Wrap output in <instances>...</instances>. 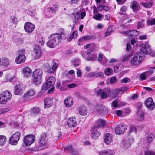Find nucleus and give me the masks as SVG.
Returning a JSON list of instances; mask_svg holds the SVG:
<instances>
[{"label": "nucleus", "mask_w": 155, "mask_h": 155, "mask_svg": "<svg viewBox=\"0 0 155 155\" xmlns=\"http://www.w3.org/2000/svg\"><path fill=\"white\" fill-rule=\"evenodd\" d=\"M21 71L25 78L30 76L32 72L31 70L28 67L23 68Z\"/></svg>", "instance_id": "obj_12"}, {"label": "nucleus", "mask_w": 155, "mask_h": 155, "mask_svg": "<svg viewBox=\"0 0 155 155\" xmlns=\"http://www.w3.org/2000/svg\"><path fill=\"white\" fill-rule=\"evenodd\" d=\"M42 71L40 69H36L33 73L32 80L34 84L36 85L39 84L41 82Z\"/></svg>", "instance_id": "obj_3"}, {"label": "nucleus", "mask_w": 155, "mask_h": 155, "mask_svg": "<svg viewBox=\"0 0 155 155\" xmlns=\"http://www.w3.org/2000/svg\"><path fill=\"white\" fill-rule=\"evenodd\" d=\"M79 61V59L77 58L73 60L72 63L75 67H77L79 65V64L78 63Z\"/></svg>", "instance_id": "obj_49"}, {"label": "nucleus", "mask_w": 155, "mask_h": 155, "mask_svg": "<svg viewBox=\"0 0 155 155\" xmlns=\"http://www.w3.org/2000/svg\"><path fill=\"white\" fill-rule=\"evenodd\" d=\"M120 92L123 93L128 90V88L126 87H124L120 89Z\"/></svg>", "instance_id": "obj_59"}, {"label": "nucleus", "mask_w": 155, "mask_h": 155, "mask_svg": "<svg viewBox=\"0 0 155 155\" xmlns=\"http://www.w3.org/2000/svg\"><path fill=\"white\" fill-rule=\"evenodd\" d=\"M144 20L142 19L140 21H139L138 22L137 27V29H139L140 28H142L144 27L143 23L144 22Z\"/></svg>", "instance_id": "obj_46"}, {"label": "nucleus", "mask_w": 155, "mask_h": 155, "mask_svg": "<svg viewBox=\"0 0 155 155\" xmlns=\"http://www.w3.org/2000/svg\"><path fill=\"white\" fill-rule=\"evenodd\" d=\"M150 50V46L147 43L145 44L140 49L141 51L144 54L149 53Z\"/></svg>", "instance_id": "obj_25"}, {"label": "nucleus", "mask_w": 155, "mask_h": 155, "mask_svg": "<svg viewBox=\"0 0 155 155\" xmlns=\"http://www.w3.org/2000/svg\"><path fill=\"white\" fill-rule=\"evenodd\" d=\"M23 86L20 84L17 85L15 88L14 93L15 94L19 95L23 93Z\"/></svg>", "instance_id": "obj_15"}, {"label": "nucleus", "mask_w": 155, "mask_h": 155, "mask_svg": "<svg viewBox=\"0 0 155 155\" xmlns=\"http://www.w3.org/2000/svg\"><path fill=\"white\" fill-rule=\"evenodd\" d=\"M56 81V79L54 77H50L47 80V82L51 86V89L48 91L49 93L52 92L54 90V87L53 86Z\"/></svg>", "instance_id": "obj_11"}, {"label": "nucleus", "mask_w": 155, "mask_h": 155, "mask_svg": "<svg viewBox=\"0 0 155 155\" xmlns=\"http://www.w3.org/2000/svg\"><path fill=\"white\" fill-rule=\"evenodd\" d=\"M98 124L97 126L98 127L102 126L104 127L106 123L104 121L101 119H99L97 121Z\"/></svg>", "instance_id": "obj_45"}, {"label": "nucleus", "mask_w": 155, "mask_h": 155, "mask_svg": "<svg viewBox=\"0 0 155 155\" xmlns=\"http://www.w3.org/2000/svg\"><path fill=\"white\" fill-rule=\"evenodd\" d=\"M131 57V55L130 54L125 56L123 58L122 60V61L124 62L125 61H127Z\"/></svg>", "instance_id": "obj_56"}, {"label": "nucleus", "mask_w": 155, "mask_h": 155, "mask_svg": "<svg viewBox=\"0 0 155 155\" xmlns=\"http://www.w3.org/2000/svg\"><path fill=\"white\" fill-rule=\"evenodd\" d=\"M104 17V15L101 14H96L95 15L93 16V18L97 20H100L102 19Z\"/></svg>", "instance_id": "obj_39"}, {"label": "nucleus", "mask_w": 155, "mask_h": 155, "mask_svg": "<svg viewBox=\"0 0 155 155\" xmlns=\"http://www.w3.org/2000/svg\"><path fill=\"white\" fill-rule=\"evenodd\" d=\"M98 153L100 155H113L114 154V152L111 150H107L100 152Z\"/></svg>", "instance_id": "obj_27"}, {"label": "nucleus", "mask_w": 155, "mask_h": 155, "mask_svg": "<svg viewBox=\"0 0 155 155\" xmlns=\"http://www.w3.org/2000/svg\"><path fill=\"white\" fill-rule=\"evenodd\" d=\"M24 42V39L22 38H17L16 41V42L18 45H20L22 44Z\"/></svg>", "instance_id": "obj_52"}, {"label": "nucleus", "mask_w": 155, "mask_h": 155, "mask_svg": "<svg viewBox=\"0 0 155 155\" xmlns=\"http://www.w3.org/2000/svg\"><path fill=\"white\" fill-rule=\"evenodd\" d=\"M58 66L57 64L55 62L53 63L52 67L48 70V72L50 73H54L57 69Z\"/></svg>", "instance_id": "obj_35"}, {"label": "nucleus", "mask_w": 155, "mask_h": 155, "mask_svg": "<svg viewBox=\"0 0 155 155\" xmlns=\"http://www.w3.org/2000/svg\"><path fill=\"white\" fill-rule=\"evenodd\" d=\"M6 142V137L3 135H0V146H4Z\"/></svg>", "instance_id": "obj_33"}, {"label": "nucleus", "mask_w": 155, "mask_h": 155, "mask_svg": "<svg viewBox=\"0 0 155 155\" xmlns=\"http://www.w3.org/2000/svg\"><path fill=\"white\" fill-rule=\"evenodd\" d=\"M39 147L38 149L40 150L44 148L46 146L48 137L46 133H43L41 134L39 137Z\"/></svg>", "instance_id": "obj_4"}, {"label": "nucleus", "mask_w": 155, "mask_h": 155, "mask_svg": "<svg viewBox=\"0 0 155 155\" xmlns=\"http://www.w3.org/2000/svg\"><path fill=\"white\" fill-rule=\"evenodd\" d=\"M97 8L100 11L104 10L106 11H108L110 9V8L108 7L103 5H99L97 7Z\"/></svg>", "instance_id": "obj_38"}, {"label": "nucleus", "mask_w": 155, "mask_h": 155, "mask_svg": "<svg viewBox=\"0 0 155 155\" xmlns=\"http://www.w3.org/2000/svg\"><path fill=\"white\" fill-rule=\"evenodd\" d=\"M95 72H91L90 73H89L88 74L87 76L88 77L90 78H92L94 77H95Z\"/></svg>", "instance_id": "obj_62"}, {"label": "nucleus", "mask_w": 155, "mask_h": 155, "mask_svg": "<svg viewBox=\"0 0 155 155\" xmlns=\"http://www.w3.org/2000/svg\"><path fill=\"white\" fill-rule=\"evenodd\" d=\"M12 97L11 94L8 91H5L0 94V104H4L10 100Z\"/></svg>", "instance_id": "obj_5"}, {"label": "nucleus", "mask_w": 155, "mask_h": 155, "mask_svg": "<svg viewBox=\"0 0 155 155\" xmlns=\"http://www.w3.org/2000/svg\"><path fill=\"white\" fill-rule=\"evenodd\" d=\"M26 59L25 55L23 54H19L16 58L15 61L17 64H21L24 62Z\"/></svg>", "instance_id": "obj_19"}, {"label": "nucleus", "mask_w": 155, "mask_h": 155, "mask_svg": "<svg viewBox=\"0 0 155 155\" xmlns=\"http://www.w3.org/2000/svg\"><path fill=\"white\" fill-rule=\"evenodd\" d=\"M12 20V22L15 24L17 23L18 21V18L15 16L13 17Z\"/></svg>", "instance_id": "obj_64"}, {"label": "nucleus", "mask_w": 155, "mask_h": 155, "mask_svg": "<svg viewBox=\"0 0 155 155\" xmlns=\"http://www.w3.org/2000/svg\"><path fill=\"white\" fill-rule=\"evenodd\" d=\"M87 54L88 57L87 58H86V60L88 61H94L97 57V56L96 55H92L90 52H88L87 53Z\"/></svg>", "instance_id": "obj_30"}, {"label": "nucleus", "mask_w": 155, "mask_h": 155, "mask_svg": "<svg viewBox=\"0 0 155 155\" xmlns=\"http://www.w3.org/2000/svg\"><path fill=\"white\" fill-rule=\"evenodd\" d=\"M131 7L134 11H138L140 8L139 4L135 1L132 2Z\"/></svg>", "instance_id": "obj_26"}, {"label": "nucleus", "mask_w": 155, "mask_h": 155, "mask_svg": "<svg viewBox=\"0 0 155 155\" xmlns=\"http://www.w3.org/2000/svg\"><path fill=\"white\" fill-rule=\"evenodd\" d=\"M114 29V27L113 26H110L107 28V31L111 33H112Z\"/></svg>", "instance_id": "obj_60"}, {"label": "nucleus", "mask_w": 155, "mask_h": 155, "mask_svg": "<svg viewBox=\"0 0 155 155\" xmlns=\"http://www.w3.org/2000/svg\"><path fill=\"white\" fill-rule=\"evenodd\" d=\"M145 104L147 108L150 110H152L155 107V104L152 99L151 97H149L146 100Z\"/></svg>", "instance_id": "obj_10"}, {"label": "nucleus", "mask_w": 155, "mask_h": 155, "mask_svg": "<svg viewBox=\"0 0 155 155\" xmlns=\"http://www.w3.org/2000/svg\"><path fill=\"white\" fill-rule=\"evenodd\" d=\"M53 104L52 100L50 98H47L44 99V107L45 108L50 107Z\"/></svg>", "instance_id": "obj_20"}, {"label": "nucleus", "mask_w": 155, "mask_h": 155, "mask_svg": "<svg viewBox=\"0 0 155 155\" xmlns=\"http://www.w3.org/2000/svg\"><path fill=\"white\" fill-rule=\"evenodd\" d=\"M35 53L34 56L35 58L38 59L40 58L41 55V51L39 46L38 45H35L34 48Z\"/></svg>", "instance_id": "obj_14"}, {"label": "nucleus", "mask_w": 155, "mask_h": 155, "mask_svg": "<svg viewBox=\"0 0 155 155\" xmlns=\"http://www.w3.org/2000/svg\"><path fill=\"white\" fill-rule=\"evenodd\" d=\"M123 34L130 36H136L139 35V33L137 30H132L125 31L123 32Z\"/></svg>", "instance_id": "obj_17"}, {"label": "nucleus", "mask_w": 155, "mask_h": 155, "mask_svg": "<svg viewBox=\"0 0 155 155\" xmlns=\"http://www.w3.org/2000/svg\"><path fill=\"white\" fill-rule=\"evenodd\" d=\"M95 77L96 78H103L104 77L103 73L102 72H95Z\"/></svg>", "instance_id": "obj_50"}, {"label": "nucleus", "mask_w": 155, "mask_h": 155, "mask_svg": "<svg viewBox=\"0 0 155 155\" xmlns=\"http://www.w3.org/2000/svg\"><path fill=\"white\" fill-rule=\"evenodd\" d=\"M35 137L33 135H28L23 138V144L25 146H29L34 142Z\"/></svg>", "instance_id": "obj_7"}, {"label": "nucleus", "mask_w": 155, "mask_h": 155, "mask_svg": "<svg viewBox=\"0 0 155 155\" xmlns=\"http://www.w3.org/2000/svg\"><path fill=\"white\" fill-rule=\"evenodd\" d=\"M153 3V1L151 0L150 1H148L146 2H141V4L144 7L146 8H149L152 6Z\"/></svg>", "instance_id": "obj_31"}, {"label": "nucleus", "mask_w": 155, "mask_h": 155, "mask_svg": "<svg viewBox=\"0 0 155 155\" xmlns=\"http://www.w3.org/2000/svg\"><path fill=\"white\" fill-rule=\"evenodd\" d=\"M72 18L74 20L73 21L74 25V23H76L78 22V19L79 18L80 14L78 13H76L72 14Z\"/></svg>", "instance_id": "obj_34"}, {"label": "nucleus", "mask_w": 155, "mask_h": 155, "mask_svg": "<svg viewBox=\"0 0 155 155\" xmlns=\"http://www.w3.org/2000/svg\"><path fill=\"white\" fill-rule=\"evenodd\" d=\"M68 3L71 5L77 4L79 0H66Z\"/></svg>", "instance_id": "obj_47"}, {"label": "nucleus", "mask_w": 155, "mask_h": 155, "mask_svg": "<svg viewBox=\"0 0 155 155\" xmlns=\"http://www.w3.org/2000/svg\"><path fill=\"white\" fill-rule=\"evenodd\" d=\"M82 38L84 40V41L88 40L92 38V37L88 35L83 36Z\"/></svg>", "instance_id": "obj_57"}, {"label": "nucleus", "mask_w": 155, "mask_h": 155, "mask_svg": "<svg viewBox=\"0 0 155 155\" xmlns=\"http://www.w3.org/2000/svg\"><path fill=\"white\" fill-rule=\"evenodd\" d=\"M25 31L28 33H30L32 32L35 28V25L30 22L26 23L24 26Z\"/></svg>", "instance_id": "obj_9"}, {"label": "nucleus", "mask_w": 155, "mask_h": 155, "mask_svg": "<svg viewBox=\"0 0 155 155\" xmlns=\"http://www.w3.org/2000/svg\"><path fill=\"white\" fill-rule=\"evenodd\" d=\"M58 9V5L57 4L54 5L52 7L49 8V11L53 13H55Z\"/></svg>", "instance_id": "obj_40"}, {"label": "nucleus", "mask_w": 155, "mask_h": 155, "mask_svg": "<svg viewBox=\"0 0 155 155\" xmlns=\"http://www.w3.org/2000/svg\"><path fill=\"white\" fill-rule=\"evenodd\" d=\"M131 142L129 139H127L124 141L123 145L124 149H127L130 147Z\"/></svg>", "instance_id": "obj_29"}, {"label": "nucleus", "mask_w": 155, "mask_h": 155, "mask_svg": "<svg viewBox=\"0 0 155 155\" xmlns=\"http://www.w3.org/2000/svg\"><path fill=\"white\" fill-rule=\"evenodd\" d=\"M21 134L20 132H15L10 138L9 142L12 145H16L18 143L21 136Z\"/></svg>", "instance_id": "obj_6"}, {"label": "nucleus", "mask_w": 155, "mask_h": 155, "mask_svg": "<svg viewBox=\"0 0 155 155\" xmlns=\"http://www.w3.org/2000/svg\"><path fill=\"white\" fill-rule=\"evenodd\" d=\"M127 129L126 125L124 124L118 125L115 128V133L117 135L123 134Z\"/></svg>", "instance_id": "obj_8"}, {"label": "nucleus", "mask_w": 155, "mask_h": 155, "mask_svg": "<svg viewBox=\"0 0 155 155\" xmlns=\"http://www.w3.org/2000/svg\"><path fill=\"white\" fill-rule=\"evenodd\" d=\"M113 91L114 93L115 94L113 96H112V92H111V97L113 98H115L117 97L120 91V89H116L113 90Z\"/></svg>", "instance_id": "obj_41"}, {"label": "nucleus", "mask_w": 155, "mask_h": 155, "mask_svg": "<svg viewBox=\"0 0 155 155\" xmlns=\"http://www.w3.org/2000/svg\"><path fill=\"white\" fill-rule=\"evenodd\" d=\"M111 105L112 107L116 108L118 106L117 102L116 101H114L112 103Z\"/></svg>", "instance_id": "obj_63"}, {"label": "nucleus", "mask_w": 155, "mask_h": 155, "mask_svg": "<svg viewBox=\"0 0 155 155\" xmlns=\"http://www.w3.org/2000/svg\"><path fill=\"white\" fill-rule=\"evenodd\" d=\"M144 113L142 111H139L137 113V119L138 120L141 121L144 119Z\"/></svg>", "instance_id": "obj_37"}, {"label": "nucleus", "mask_w": 155, "mask_h": 155, "mask_svg": "<svg viewBox=\"0 0 155 155\" xmlns=\"http://www.w3.org/2000/svg\"><path fill=\"white\" fill-rule=\"evenodd\" d=\"M144 155H155V152L152 151L145 152Z\"/></svg>", "instance_id": "obj_61"}, {"label": "nucleus", "mask_w": 155, "mask_h": 155, "mask_svg": "<svg viewBox=\"0 0 155 155\" xmlns=\"http://www.w3.org/2000/svg\"><path fill=\"white\" fill-rule=\"evenodd\" d=\"M35 94V91L33 89H31L28 90L25 93V96L27 98H29L30 97L34 96Z\"/></svg>", "instance_id": "obj_21"}, {"label": "nucleus", "mask_w": 155, "mask_h": 155, "mask_svg": "<svg viewBox=\"0 0 155 155\" xmlns=\"http://www.w3.org/2000/svg\"><path fill=\"white\" fill-rule=\"evenodd\" d=\"M104 72L106 75L109 76L112 74L113 71L111 68H107L105 70Z\"/></svg>", "instance_id": "obj_43"}, {"label": "nucleus", "mask_w": 155, "mask_h": 155, "mask_svg": "<svg viewBox=\"0 0 155 155\" xmlns=\"http://www.w3.org/2000/svg\"><path fill=\"white\" fill-rule=\"evenodd\" d=\"M127 9V7L126 6H123L121 8L120 11L122 12H120L119 13L121 15H124L125 13V11Z\"/></svg>", "instance_id": "obj_51"}, {"label": "nucleus", "mask_w": 155, "mask_h": 155, "mask_svg": "<svg viewBox=\"0 0 155 155\" xmlns=\"http://www.w3.org/2000/svg\"><path fill=\"white\" fill-rule=\"evenodd\" d=\"M78 111L80 114L82 116L85 115L87 113V108L84 105L79 107Z\"/></svg>", "instance_id": "obj_23"}, {"label": "nucleus", "mask_w": 155, "mask_h": 155, "mask_svg": "<svg viewBox=\"0 0 155 155\" xmlns=\"http://www.w3.org/2000/svg\"><path fill=\"white\" fill-rule=\"evenodd\" d=\"M130 81V79L128 78H125L122 79L121 81V82L122 83H126Z\"/></svg>", "instance_id": "obj_58"}, {"label": "nucleus", "mask_w": 155, "mask_h": 155, "mask_svg": "<svg viewBox=\"0 0 155 155\" xmlns=\"http://www.w3.org/2000/svg\"><path fill=\"white\" fill-rule=\"evenodd\" d=\"M10 62V60L8 58L4 57L1 61V65L4 66H8Z\"/></svg>", "instance_id": "obj_28"}, {"label": "nucleus", "mask_w": 155, "mask_h": 155, "mask_svg": "<svg viewBox=\"0 0 155 155\" xmlns=\"http://www.w3.org/2000/svg\"><path fill=\"white\" fill-rule=\"evenodd\" d=\"M137 129L135 127L133 126H131L130 127V132H134L136 133L137 132Z\"/></svg>", "instance_id": "obj_55"}, {"label": "nucleus", "mask_w": 155, "mask_h": 155, "mask_svg": "<svg viewBox=\"0 0 155 155\" xmlns=\"http://www.w3.org/2000/svg\"><path fill=\"white\" fill-rule=\"evenodd\" d=\"M144 59V55L142 52H137L130 60V63L132 66H138L143 61Z\"/></svg>", "instance_id": "obj_2"}, {"label": "nucleus", "mask_w": 155, "mask_h": 155, "mask_svg": "<svg viewBox=\"0 0 155 155\" xmlns=\"http://www.w3.org/2000/svg\"><path fill=\"white\" fill-rule=\"evenodd\" d=\"M11 110V108L10 107H7L6 108H2L0 109V114H2L8 111Z\"/></svg>", "instance_id": "obj_42"}, {"label": "nucleus", "mask_w": 155, "mask_h": 155, "mask_svg": "<svg viewBox=\"0 0 155 155\" xmlns=\"http://www.w3.org/2000/svg\"><path fill=\"white\" fill-rule=\"evenodd\" d=\"M61 34L59 33L51 35L49 37V40L47 43V46L51 48L55 47L61 40Z\"/></svg>", "instance_id": "obj_1"}, {"label": "nucleus", "mask_w": 155, "mask_h": 155, "mask_svg": "<svg viewBox=\"0 0 155 155\" xmlns=\"http://www.w3.org/2000/svg\"><path fill=\"white\" fill-rule=\"evenodd\" d=\"M117 79L115 77L113 76L111 78L110 80V82L111 84H115L117 82Z\"/></svg>", "instance_id": "obj_53"}, {"label": "nucleus", "mask_w": 155, "mask_h": 155, "mask_svg": "<svg viewBox=\"0 0 155 155\" xmlns=\"http://www.w3.org/2000/svg\"><path fill=\"white\" fill-rule=\"evenodd\" d=\"M39 108L37 107H35L33 108L31 111V114L34 115H35L38 114L40 112Z\"/></svg>", "instance_id": "obj_36"}, {"label": "nucleus", "mask_w": 155, "mask_h": 155, "mask_svg": "<svg viewBox=\"0 0 155 155\" xmlns=\"http://www.w3.org/2000/svg\"><path fill=\"white\" fill-rule=\"evenodd\" d=\"M113 140V136L110 133H107L105 135L104 142L105 143L109 145Z\"/></svg>", "instance_id": "obj_18"}, {"label": "nucleus", "mask_w": 155, "mask_h": 155, "mask_svg": "<svg viewBox=\"0 0 155 155\" xmlns=\"http://www.w3.org/2000/svg\"><path fill=\"white\" fill-rule=\"evenodd\" d=\"M100 134V133L98 131L97 128H95L92 130V132L91 134V136L93 138L96 139L99 137Z\"/></svg>", "instance_id": "obj_22"}, {"label": "nucleus", "mask_w": 155, "mask_h": 155, "mask_svg": "<svg viewBox=\"0 0 155 155\" xmlns=\"http://www.w3.org/2000/svg\"><path fill=\"white\" fill-rule=\"evenodd\" d=\"M104 107L101 105H97L95 107V109L98 112H101L103 111V108Z\"/></svg>", "instance_id": "obj_44"}, {"label": "nucleus", "mask_w": 155, "mask_h": 155, "mask_svg": "<svg viewBox=\"0 0 155 155\" xmlns=\"http://www.w3.org/2000/svg\"><path fill=\"white\" fill-rule=\"evenodd\" d=\"M154 138V134L153 133H151L147 136L146 140L147 143H150L153 141Z\"/></svg>", "instance_id": "obj_32"}, {"label": "nucleus", "mask_w": 155, "mask_h": 155, "mask_svg": "<svg viewBox=\"0 0 155 155\" xmlns=\"http://www.w3.org/2000/svg\"><path fill=\"white\" fill-rule=\"evenodd\" d=\"M68 126L70 127H74L77 124L76 118L74 117L69 118L67 122Z\"/></svg>", "instance_id": "obj_16"}, {"label": "nucleus", "mask_w": 155, "mask_h": 155, "mask_svg": "<svg viewBox=\"0 0 155 155\" xmlns=\"http://www.w3.org/2000/svg\"><path fill=\"white\" fill-rule=\"evenodd\" d=\"M107 96L111 97V90L109 88H105L103 89L101 97L102 99H104L106 98Z\"/></svg>", "instance_id": "obj_13"}, {"label": "nucleus", "mask_w": 155, "mask_h": 155, "mask_svg": "<svg viewBox=\"0 0 155 155\" xmlns=\"http://www.w3.org/2000/svg\"><path fill=\"white\" fill-rule=\"evenodd\" d=\"M147 23L149 25H154L155 24V18L152 20H149L147 21Z\"/></svg>", "instance_id": "obj_54"}, {"label": "nucleus", "mask_w": 155, "mask_h": 155, "mask_svg": "<svg viewBox=\"0 0 155 155\" xmlns=\"http://www.w3.org/2000/svg\"><path fill=\"white\" fill-rule=\"evenodd\" d=\"M50 87H51V86L50 84H48V83L47 82L43 85L42 89L43 90H46Z\"/></svg>", "instance_id": "obj_48"}, {"label": "nucleus", "mask_w": 155, "mask_h": 155, "mask_svg": "<svg viewBox=\"0 0 155 155\" xmlns=\"http://www.w3.org/2000/svg\"><path fill=\"white\" fill-rule=\"evenodd\" d=\"M64 103L67 107H71L73 105V103L72 98L71 97H68L65 99Z\"/></svg>", "instance_id": "obj_24"}]
</instances>
